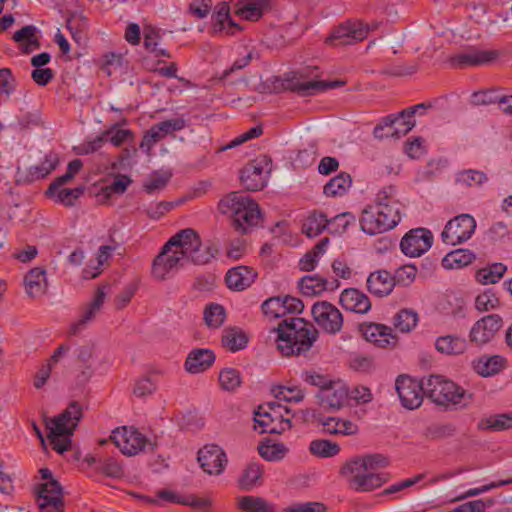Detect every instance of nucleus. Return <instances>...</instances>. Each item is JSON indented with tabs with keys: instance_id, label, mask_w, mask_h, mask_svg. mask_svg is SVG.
<instances>
[{
	"instance_id": "nucleus-33",
	"label": "nucleus",
	"mask_w": 512,
	"mask_h": 512,
	"mask_svg": "<svg viewBox=\"0 0 512 512\" xmlns=\"http://www.w3.org/2000/svg\"><path fill=\"white\" fill-rule=\"evenodd\" d=\"M105 298H106L105 290L103 288L98 289L97 292L95 293L91 303L86 307V309L84 310V312L81 315V317L79 318V320L76 321L74 324H72V326H71L72 333H74V334L78 333L85 324H87L88 322L92 321L95 318L97 313L102 308Z\"/></svg>"
},
{
	"instance_id": "nucleus-26",
	"label": "nucleus",
	"mask_w": 512,
	"mask_h": 512,
	"mask_svg": "<svg viewBox=\"0 0 512 512\" xmlns=\"http://www.w3.org/2000/svg\"><path fill=\"white\" fill-rule=\"evenodd\" d=\"M257 273L248 266H236L228 270L226 284L231 290L242 291L252 285Z\"/></svg>"
},
{
	"instance_id": "nucleus-62",
	"label": "nucleus",
	"mask_w": 512,
	"mask_h": 512,
	"mask_svg": "<svg viewBox=\"0 0 512 512\" xmlns=\"http://www.w3.org/2000/svg\"><path fill=\"white\" fill-rule=\"evenodd\" d=\"M102 65L109 76L118 72L121 73L123 71L124 58L121 54L110 52L103 56Z\"/></svg>"
},
{
	"instance_id": "nucleus-24",
	"label": "nucleus",
	"mask_w": 512,
	"mask_h": 512,
	"mask_svg": "<svg viewBox=\"0 0 512 512\" xmlns=\"http://www.w3.org/2000/svg\"><path fill=\"white\" fill-rule=\"evenodd\" d=\"M59 158L58 155L49 152L44 156L43 161H41L39 164L30 166L26 171L25 175H22V172L20 169L18 170V180H24L28 182H33L40 180L44 177H46L49 173H51L58 165Z\"/></svg>"
},
{
	"instance_id": "nucleus-30",
	"label": "nucleus",
	"mask_w": 512,
	"mask_h": 512,
	"mask_svg": "<svg viewBox=\"0 0 512 512\" xmlns=\"http://www.w3.org/2000/svg\"><path fill=\"white\" fill-rule=\"evenodd\" d=\"M424 109L425 107L423 104H418L409 110L402 111L397 116H388V120L391 121V128L393 129L395 138H400L411 131L416 125L414 120L415 113Z\"/></svg>"
},
{
	"instance_id": "nucleus-9",
	"label": "nucleus",
	"mask_w": 512,
	"mask_h": 512,
	"mask_svg": "<svg viewBox=\"0 0 512 512\" xmlns=\"http://www.w3.org/2000/svg\"><path fill=\"white\" fill-rule=\"evenodd\" d=\"M41 482L37 486V504L41 512H61L63 488L49 469L40 470Z\"/></svg>"
},
{
	"instance_id": "nucleus-5",
	"label": "nucleus",
	"mask_w": 512,
	"mask_h": 512,
	"mask_svg": "<svg viewBox=\"0 0 512 512\" xmlns=\"http://www.w3.org/2000/svg\"><path fill=\"white\" fill-rule=\"evenodd\" d=\"M82 408L77 403H71L61 414L53 418H45L48 438L58 453H64L71 446V437L80 419Z\"/></svg>"
},
{
	"instance_id": "nucleus-3",
	"label": "nucleus",
	"mask_w": 512,
	"mask_h": 512,
	"mask_svg": "<svg viewBox=\"0 0 512 512\" xmlns=\"http://www.w3.org/2000/svg\"><path fill=\"white\" fill-rule=\"evenodd\" d=\"M400 220L398 204L390 187L379 191L373 202L363 209L360 227L365 234L373 236L393 229Z\"/></svg>"
},
{
	"instance_id": "nucleus-32",
	"label": "nucleus",
	"mask_w": 512,
	"mask_h": 512,
	"mask_svg": "<svg viewBox=\"0 0 512 512\" xmlns=\"http://www.w3.org/2000/svg\"><path fill=\"white\" fill-rule=\"evenodd\" d=\"M66 182H59V179H56L49 187L48 194L58 203H61L65 206H71L74 204L75 200L82 195L84 188L76 187V188H64L63 185Z\"/></svg>"
},
{
	"instance_id": "nucleus-55",
	"label": "nucleus",
	"mask_w": 512,
	"mask_h": 512,
	"mask_svg": "<svg viewBox=\"0 0 512 512\" xmlns=\"http://www.w3.org/2000/svg\"><path fill=\"white\" fill-rule=\"evenodd\" d=\"M488 181L486 173L480 170L468 169L456 175V182L466 187H478Z\"/></svg>"
},
{
	"instance_id": "nucleus-35",
	"label": "nucleus",
	"mask_w": 512,
	"mask_h": 512,
	"mask_svg": "<svg viewBox=\"0 0 512 512\" xmlns=\"http://www.w3.org/2000/svg\"><path fill=\"white\" fill-rule=\"evenodd\" d=\"M505 359L501 356H482L473 362V368L482 377H490L502 370Z\"/></svg>"
},
{
	"instance_id": "nucleus-28",
	"label": "nucleus",
	"mask_w": 512,
	"mask_h": 512,
	"mask_svg": "<svg viewBox=\"0 0 512 512\" xmlns=\"http://www.w3.org/2000/svg\"><path fill=\"white\" fill-rule=\"evenodd\" d=\"M211 21L215 32L233 34L236 30H240L239 25L231 19L227 2H220L214 7Z\"/></svg>"
},
{
	"instance_id": "nucleus-52",
	"label": "nucleus",
	"mask_w": 512,
	"mask_h": 512,
	"mask_svg": "<svg viewBox=\"0 0 512 512\" xmlns=\"http://www.w3.org/2000/svg\"><path fill=\"white\" fill-rule=\"evenodd\" d=\"M500 306V299L497 292L487 288L478 293L475 298V308L480 312L495 310Z\"/></svg>"
},
{
	"instance_id": "nucleus-53",
	"label": "nucleus",
	"mask_w": 512,
	"mask_h": 512,
	"mask_svg": "<svg viewBox=\"0 0 512 512\" xmlns=\"http://www.w3.org/2000/svg\"><path fill=\"white\" fill-rule=\"evenodd\" d=\"M131 179L126 175L117 176L112 183L101 188L97 197L99 201H106L114 194H122L130 185Z\"/></svg>"
},
{
	"instance_id": "nucleus-57",
	"label": "nucleus",
	"mask_w": 512,
	"mask_h": 512,
	"mask_svg": "<svg viewBox=\"0 0 512 512\" xmlns=\"http://www.w3.org/2000/svg\"><path fill=\"white\" fill-rule=\"evenodd\" d=\"M343 85L340 81H306L298 85V91L302 95H313L328 89Z\"/></svg>"
},
{
	"instance_id": "nucleus-36",
	"label": "nucleus",
	"mask_w": 512,
	"mask_h": 512,
	"mask_svg": "<svg viewBox=\"0 0 512 512\" xmlns=\"http://www.w3.org/2000/svg\"><path fill=\"white\" fill-rule=\"evenodd\" d=\"M435 348L438 352L445 355L462 354L466 348V340L459 336L445 335L436 339Z\"/></svg>"
},
{
	"instance_id": "nucleus-58",
	"label": "nucleus",
	"mask_w": 512,
	"mask_h": 512,
	"mask_svg": "<svg viewBox=\"0 0 512 512\" xmlns=\"http://www.w3.org/2000/svg\"><path fill=\"white\" fill-rule=\"evenodd\" d=\"M355 216L349 212H343L328 220V231L331 234L341 235L350 225L355 223Z\"/></svg>"
},
{
	"instance_id": "nucleus-39",
	"label": "nucleus",
	"mask_w": 512,
	"mask_h": 512,
	"mask_svg": "<svg viewBox=\"0 0 512 512\" xmlns=\"http://www.w3.org/2000/svg\"><path fill=\"white\" fill-rule=\"evenodd\" d=\"M475 255L468 249H456L449 252L442 259V266L447 270L461 269L470 265Z\"/></svg>"
},
{
	"instance_id": "nucleus-43",
	"label": "nucleus",
	"mask_w": 512,
	"mask_h": 512,
	"mask_svg": "<svg viewBox=\"0 0 512 512\" xmlns=\"http://www.w3.org/2000/svg\"><path fill=\"white\" fill-rule=\"evenodd\" d=\"M237 508L243 512H273L274 507L265 499L246 495L237 498Z\"/></svg>"
},
{
	"instance_id": "nucleus-23",
	"label": "nucleus",
	"mask_w": 512,
	"mask_h": 512,
	"mask_svg": "<svg viewBox=\"0 0 512 512\" xmlns=\"http://www.w3.org/2000/svg\"><path fill=\"white\" fill-rule=\"evenodd\" d=\"M341 306L351 312L365 314L371 309V302L366 294L355 288H348L340 294Z\"/></svg>"
},
{
	"instance_id": "nucleus-64",
	"label": "nucleus",
	"mask_w": 512,
	"mask_h": 512,
	"mask_svg": "<svg viewBox=\"0 0 512 512\" xmlns=\"http://www.w3.org/2000/svg\"><path fill=\"white\" fill-rule=\"evenodd\" d=\"M183 505L193 508L194 512H211L213 500L210 497H201L197 495H185Z\"/></svg>"
},
{
	"instance_id": "nucleus-60",
	"label": "nucleus",
	"mask_w": 512,
	"mask_h": 512,
	"mask_svg": "<svg viewBox=\"0 0 512 512\" xmlns=\"http://www.w3.org/2000/svg\"><path fill=\"white\" fill-rule=\"evenodd\" d=\"M159 32L155 28L147 27L144 30V46L145 48L154 53L155 56L168 57V53L165 49L159 48Z\"/></svg>"
},
{
	"instance_id": "nucleus-25",
	"label": "nucleus",
	"mask_w": 512,
	"mask_h": 512,
	"mask_svg": "<svg viewBox=\"0 0 512 512\" xmlns=\"http://www.w3.org/2000/svg\"><path fill=\"white\" fill-rule=\"evenodd\" d=\"M497 56L496 51L469 50L452 56L450 62L455 67L477 66L489 63Z\"/></svg>"
},
{
	"instance_id": "nucleus-19",
	"label": "nucleus",
	"mask_w": 512,
	"mask_h": 512,
	"mask_svg": "<svg viewBox=\"0 0 512 512\" xmlns=\"http://www.w3.org/2000/svg\"><path fill=\"white\" fill-rule=\"evenodd\" d=\"M197 461L201 469L211 476L221 475L228 463L225 451L218 445H205L198 451Z\"/></svg>"
},
{
	"instance_id": "nucleus-18",
	"label": "nucleus",
	"mask_w": 512,
	"mask_h": 512,
	"mask_svg": "<svg viewBox=\"0 0 512 512\" xmlns=\"http://www.w3.org/2000/svg\"><path fill=\"white\" fill-rule=\"evenodd\" d=\"M311 313L317 325L327 333L336 334L343 326L341 312L329 302L315 303L312 306Z\"/></svg>"
},
{
	"instance_id": "nucleus-22",
	"label": "nucleus",
	"mask_w": 512,
	"mask_h": 512,
	"mask_svg": "<svg viewBox=\"0 0 512 512\" xmlns=\"http://www.w3.org/2000/svg\"><path fill=\"white\" fill-rule=\"evenodd\" d=\"M395 287V278L387 270H377L367 278V288L369 292L377 297L389 295Z\"/></svg>"
},
{
	"instance_id": "nucleus-12",
	"label": "nucleus",
	"mask_w": 512,
	"mask_h": 512,
	"mask_svg": "<svg viewBox=\"0 0 512 512\" xmlns=\"http://www.w3.org/2000/svg\"><path fill=\"white\" fill-rule=\"evenodd\" d=\"M185 126L186 120L183 117L167 119L153 125L144 133L140 142V149L147 156H151L152 150L158 142L170 135H173L174 132L184 129Z\"/></svg>"
},
{
	"instance_id": "nucleus-10",
	"label": "nucleus",
	"mask_w": 512,
	"mask_h": 512,
	"mask_svg": "<svg viewBox=\"0 0 512 512\" xmlns=\"http://www.w3.org/2000/svg\"><path fill=\"white\" fill-rule=\"evenodd\" d=\"M111 440L126 456H134L151 446L150 440L135 427L122 426L114 429Z\"/></svg>"
},
{
	"instance_id": "nucleus-4",
	"label": "nucleus",
	"mask_w": 512,
	"mask_h": 512,
	"mask_svg": "<svg viewBox=\"0 0 512 512\" xmlns=\"http://www.w3.org/2000/svg\"><path fill=\"white\" fill-rule=\"evenodd\" d=\"M316 334L303 318L293 317L270 330L268 337L282 355L290 356L309 350L316 340Z\"/></svg>"
},
{
	"instance_id": "nucleus-51",
	"label": "nucleus",
	"mask_w": 512,
	"mask_h": 512,
	"mask_svg": "<svg viewBox=\"0 0 512 512\" xmlns=\"http://www.w3.org/2000/svg\"><path fill=\"white\" fill-rule=\"evenodd\" d=\"M272 395L275 399L284 402H301L305 397V392L298 386H283L277 385L271 389Z\"/></svg>"
},
{
	"instance_id": "nucleus-38",
	"label": "nucleus",
	"mask_w": 512,
	"mask_h": 512,
	"mask_svg": "<svg viewBox=\"0 0 512 512\" xmlns=\"http://www.w3.org/2000/svg\"><path fill=\"white\" fill-rule=\"evenodd\" d=\"M507 271V267L502 263L488 264L476 271V281L482 285L498 283Z\"/></svg>"
},
{
	"instance_id": "nucleus-17",
	"label": "nucleus",
	"mask_w": 512,
	"mask_h": 512,
	"mask_svg": "<svg viewBox=\"0 0 512 512\" xmlns=\"http://www.w3.org/2000/svg\"><path fill=\"white\" fill-rule=\"evenodd\" d=\"M271 172V163L266 157H260L248 164L242 171L241 181L248 190L263 189Z\"/></svg>"
},
{
	"instance_id": "nucleus-40",
	"label": "nucleus",
	"mask_w": 512,
	"mask_h": 512,
	"mask_svg": "<svg viewBox=\"0 0 512 512\" xmlns=\"http://www.w3.org/2000/svg\"><path fill=\"white\" fill-rule=\"evenodd\" d=\"M352 186V179L349 174L341 173L332 178L323 188L327 197H341L345 195Z\"/></svg>"
},
{
	"instance_id": "nucleus-34",
	"label": "nucleus",
	"mask_w": 512,
	"mask_h": 512,
	"mask_svg": "<svg viewBox=\"0 0 512 512\" xmlns=\"http://www.w3.org/2000/svg\"><path fill=\"white\" fill-rule=\"evenodd\" d=\"M267 5L266 0H239L235 4V14L244 20H258Z\"/></svg>"
},
{
	"instance_id": "nucleus-27",
	"label": "nucleus",
	"mask_w": 512,
	"mask_h": 512,
	"mask_svg": "<svg viewBox=\"0 0 512 512\" xmlns=\"http://www.w3.org/2000/svg\"><path fill=\"white\" fill-rule=\"evenodd\" d=\"M323 432L335 436H352L358 433V425L341 417H323L319 419Z\"/></svg>"
},
{
	"instance_id": "nucleus-21",
	"label": "nucleus",
	"mask_w": 512,
	"mask_h": 512,
	"mask_svg": "<svg viewBox=\"0 0 512 512\" xmlns=\"http://www.w3.org/2000/svg\"><path fill=\"white\" fill-rule=\"evenodd\" d=\"M364 338L378 347H393L398 342V337L392 329L383 324L370 323L363 327Z\"/></svg>"
},
{
	"instance_id": "nucleus-13",
	"label": "nucleus",
	"mask_w": 512,
	"mask_h": 512,
	"mask_svg": "<svg viewBox=\"0 0 512 512\" xmlns=\"http://www.w3.org/2000/svg\"><path fill=\"white\" fill-rule=\"evenodd\" d=\"M395 390L401 405L407 410H415L423 403L424 388L421 381L406 374L395 379Z\"/></svg>"
},
{
	"instance_id": "nucleus-31",
	"label": "nucleus",
	"mask_w": 512,
	"mask_h": 512,
	"mask_svg": "<svg viewBox=\"0 0 512 512\" xmlns=\"http://www.w3.org/2000/svg\"><path fill=\"white\" fill-rule=\"evenodd\" d=\"M24 287L30 297L35 298L43 295L47 288L46 271L40 267L31 269L25 275Z\"/></svg>"
},
{
	"instance_id": "nucleus-44",
	"label": "nucleus",
	"mask_w": 512,
	"mask_h": 512,
	"mask_svg": "<svg viewBox=\"0 0 512 512\" xmlns=\"http://www.w3.org/2000/svg\"><path fill=\"white\" fill-rule=\"evenodd\" d=\"M247 343L248 335L240 328H228L223 332L222 344L232 352L244 349Z\"/></svg>"
},
{
	"instance_id": "nucleus-61",
	"label": "nucleus",
	"mask_w": 512,
	"mask_h": 512,
	"mask_svg": "<svg viewBox=\"0 0 512 512\" xmlns=\"http://www.w3.org/2000/svg\"><path fill=\"white\" fill-rule=\"evenodd\" d=\"M241 382V375L234 368H224L219 374V383L224 390L233 391L240 386Z\"/></svg>"
},
{
	"instance_id": "nucleus-59",
	"label": "nucleus",
	"mask_w": 512,
	"mask_h": 512,
	"mask_svg": "<svg viewBox=\"0 0 512 512\" xmlns=\"http://www.w3.org/2000/svg\"><path fill=\"white\" fill-rule=\"evenodd\" d=\"M264 316L269 319H278L285 316L282 297H271L265 300L261 305Z\"/></svg>"
},
{
	"instance_id": "nucleus-45",
	"label": "nucleus",
	"mask_w": 512,
	"mask_h": 512,
	"mask_svg": "<svg viewBox=\"0 0 512 512\" xmlns=\"http://www.w3.org/2000/svg\"><path fill=\"white\" fill-rule=\"evenodd\" d=\"M13 39L19 43L25 52H31L38 47V29L27 25L14 33Z\"/></svg>"
},
{
	"instance_id": "nucleus-47",
	"label": "nucleus",
	"mask_w": 512,
	"mask_h": 512,
	"mask_svg": "<svg viewBox=\"0 0 512 512\" xmlns=\"http://www.w3.org/2000/svg\"><path fill=\"white\" fill-rule=\"evenodd\" d=\"M328 220L322 213H313L309 215L302 227V231L309 238H314L321 234L325 229L328 230Z\"/></svg>"
},
{
	"instance_id": "nucleus-15",
	"label": "nucleus",
	"mask_w": 512,
	"mask_h": 512,
	"mask_svg": "<svg viewBox=\"0 0 512 512\" xmlns=\"http://www.w3.org/2000/svg\"><path fill=\"white\" fill-rule=\"evenodd\" d=\"M316 398L323 409L337 411L349 404V388L343 380L331 379Z\"/></svg>"
},
{
	"instance_id": "nucleus-14",
	"label": "nucleus",
	"mask_w": 512,
	"mask_h": 512,
	"mask_svg": "<svg viewBox=\"0 0 512 512\" xmlns=\"http://www.w3.org/2000/svg\"><path fill=\"white\" fill-rule=\"evenodd\" d=\"M378 23L374 22L372 25L364 24L361 21H347L337 27L326 42L331 45H347L362 41L368 36L370 30L376 29Z\"/></svg>"
},
{
	"instance_id": "nucleus-56",
	"label": "nucleus",
	"mask_w": 512,
	"mask_h": 512,
	"mask_svg": "<svg viewBox=\"0 0 512 512\" xmlns=\"http://www.w3.org/2000/svg\"><path fill=\"white\" fill-rule=\"evenodd\" d=\"M226 319V312L223 306L219 304H210L204 310V320L211 329L221 327Z\"/></svg>"
},
{
	"instance_id": "nucleus-63",
	"label": "nucleus",
	"mask_w": 512,
	"mask_h": 512,
	"mask_svg": "<svg viewBox=\"0 0 512 512\" xmlns=\"http://www.w3.org/2000/svg\"><path fill=\"white\" fill-rule=\"evenodd\" d=\"M501 95L496 90H483L471 95V103L474 105H489L497 103L500 106Z\"/></svg>"
},
{
	"instance_id": "nucleus-37",
	"label": "nucleus",
	"mask_w": 512,
	"mask_h": 512,
	"mask_svg": "<svg viewBox=\"0 0 512 512\" xmlns=\"http://www.w3.org/2000/svg\"><path fill=\"white\" fill-rule=\"evenodd\" d=\"M262 475V466L257 462H250L239 476L238 486L242 490L250 491L261 483Z\"/></svg>"
},
{
	"instance_id": "nucleus-29",
	"label": "nucleus",
	"mask_w": 512,
	"mask_h": 512,
	"mask_svg": "<svg viewBox=\"0 0 512 512\" xmlns=\"http://www.w3.org/2000/svg\"><path fill=\"white\" fill-rule=\"evenodd\" d=\"M215 361V354L207 348L192 350L185 361V369L191 374H198L207 370Z\"/></svg>"
},
{
	"instance_id": "nucleus-41",
	"label": "nucleus",
	"mask_w": 512,
	"mask_h": 512,
	"mask_svg": "<svg viewBox=\"0 0 512 512\" xmlns=\"http://www.w3.org/2000/svg\"><path fill=\"white\" fill-rule=\"evenodd\" d=\"M309 452L318 458H333L340 453L338 443L328 439H314L309 444Z\"/></svg>"
},
{
	"instance_id": "nucleus-7",
	"label": "nucleus",
	"mask_w": 512,
	"mask_h": 512,
	"mask_svg": "<svg viewBox=\"0 0 512 512\" xmlns=\"http://www.w3.org/2000/svg\"><path fill=\"white\" fill-rule=\"evenodd\" d=\"M219 207L222 213L230 215L234 226L242 232L258 224L260 210L249 196L232 193L220 201Z\"/></svg>"
},
{
	"instance_id": "nucleus-1",
	"label": "nucleus",
	"mask_w": 512,
	"mask_h": 512,
	"mask_svg": "<svg viewBox=\"0 0 512 512\" xmlns=\"http://www.w3.org/2000/svg\"><path fill=\"white\" fill-rule=\"evenodd\" d=\"M214 258L210 246H203L199 235L190 228L172 236L153 261L152 274L164 280L172 277L189 263L206 264Z\"/></svg>"
},
{
	"instance_id": "nucleus-11",
	"label": "nucleus",
	"mask_w": 512,
	"mask_h": 512,
	"mask_svg": "<svg viewBox=\"0 0 512 512\" xmlns=\"http://www.w3.org/2000/svg\"><path fill=\"white\" fill-rule=\"evenodd\" d=\"M476 229V220L470 214H460L444 227L441 233L442 241L447 245H458L469 240Z\"/></svg>"
},
{
	"instance_id": "nucleus-16",
	"label": "nucleus",
	"mask_w": 512,
	"mask_h": 512,
	"mask_svg": "<svg viewBox=\"0 0 512 512\" xmlns=\"http://www.w3.org/2000/svg\"><path fill=\"white\" fill-rule=\"evenodd\" d=\"M433 244V235L426 228H415L407 232L400 242L401 251L408 257L416 258L425 254Z\"/></svg>"
},
{
	"instance_id": "nucleus-20",
	"label": "nucleus",
	"mask_w": 512,
	"mask_h": 512,
	"mask_svg": "<svg viewBox=\"0 0 512 512\" xmlns=\"http://www.w3.org/2000/svg\"><path fill=\"white\" fill-rule=\"evenodd\" d=\"M502 327V319L495 314L479 319L470 330V340L476 345H484L491 341Z\"/></svg>"
},
{
	"instance_id": "nucleus-8",
	"label": "nucleus",
	"mask_w": 512,
	"mask_h": 512,
	"mask_svg": "<svg viewBox=\"0 0 512 512\" xmlns=\"http://www.w3.org/2000/svg\"><path fill=\"white\" fill-rule=\"evenodd\" d=\"M290 410L279 403L269 402L254 413V429L260 433L279 434L291 427Z\"/></svg>"
},
{
	"instance_id": "nucleus-54",
	"label": "nucleus",
	"mask_w": 512,
	"mask_h": 512,
	"mask_svg": "<svg viewBox=\"0 0 512 512\" xmlns=\"http://www.w3.org/2000/svg\"><path fill=\"white\" fill-rule=\"evenodd\" d=\"M327 281L318 276L307 275L299 281V289L305 296L319 295L326 290Z\"/></svg>"
},
{
	"instance_id": "nucleus-6",
	"label": "nucleus",
	"mask_w": 512,
	"mask_h": 512,
	"mask_svg": "<svg viewBox=\"0 0 512 512\" xmlns=\"http://www.w3.org/2000/svg\"><path fill=\"white\" fill-rule=\"evenodd\" d=\"M426 392L437 405L465 408L474 401L473 393L440 375H431L427 379Z\"/></svg>"
},
{
	"instance_id": "nucleus-42",
	"label": "nucleus",
	"mask_w": 512,
	"mask_h": 512,
	"mask_svg": "<svg viewBox=\"0 0 512 512\" xmlns=\"http://www.w3.org/2000/svg\"><path fill=\"white\" fill-rule=\"evenodd\" d=\"M114 248L112 246H101L98 250L95 260H91L83 270L85 279H92L101 273V267L112 256Z\"/></svg>"
},
{
	"instance_id": "nucleus-48",
	"label": "nucleus",
	"mask_w": 512,
	"mask_h": 512,
	"mask_svg": "<svg viewBox=\"0 0 512 512\" xmlns=\"http://www.w3.org/2000/svg\"><path fill=\"white\" fill-rule=\"evenodd\" d=\"M418 322L417 312L411 309H403L395 315L393 324L399 332L409 333L415 329Z\"/></svg>"
},
{
	"instance_id": "nucleus-49",
	"label": "nucleus",
	"mask_w": 512,
	"mask_h": 512,
	"mask_svg": "<svg viewBox=\"0 0 512 512\" xmlns=\"http://www.w3.org/2000/svg\"><path fill=\"white\" fill-rule=\"evenodd\" d=\"M173 173L171 169H160L153 171L144 183V188L148 193L160 191L168 184Z\"/></svg>"
},
{
	"instance_id": "nucleus-46",
	"label": "nucleus",
	"mask_w": 512,
	"mask_h": 512,
	"mask_svg": "<svg viewBox=\"0 0 512 512\" xmlns=\"http://www.w3.org/2000/svg\"><path fill=\"white\" fill-rule=\"evenodd\" d=\"M260 456L269 462H278L286 457L288 447L283 443L265 442L258 447Z\"/></svg>"
},
{
	"instance_id": "nucleus-2",
	"label": "nucleus",
	"mask_w": 512,
	"mask_h": 512,
	"mask_svg": "<svg viewBox=\"0 0 512 512\" xmlns=\"http://www.w3.org/2000/svg\"><path fill=\"white\" fill-rule=\"evenodd\" d=\"M389 463V459L382 454L357 456L344 464L341 474L353 489L367 492L388 481L389 474L378 470L387 467Z\"/></svg>"
},
{
	"instance_id": "nucleus-50",
	"label": "nucleus",
	"mask_w": 512,
	"mask_h": 512,
	"mask_svg": "<svg viewBox=\"0 0 512 512\" xmlns=\"http://www.w3.org/2000/svg\"><path fill=\"white\" fill-rule=\"evenodd\" d=\"M328 245L329 239L324 238L315 246L312 251L306 253L299 262L301 270L312 271L317 266L320 257L325 254Z\"/></svg>"
}]
</instances>
